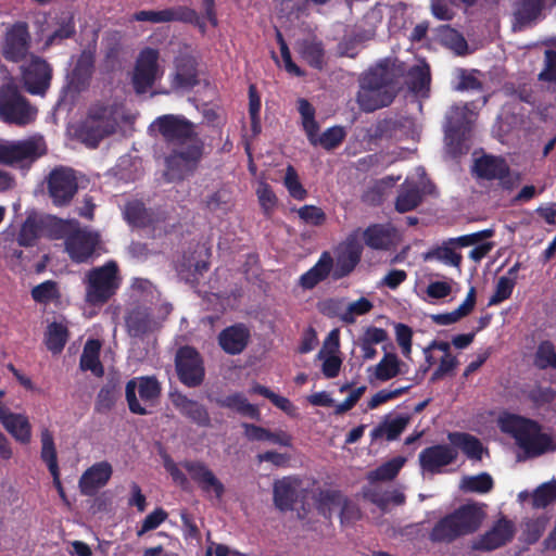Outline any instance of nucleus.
Listing matches in <instances>:
<instances>
[{
    "label": "nucleus",
    "instance_id": "nucleus-1",
    "mask_svg": "<svg viewBox=\"0 0 556 556\" xmlns=\"http://www.w3.org/2000/svg\"><path fill=\"white\" fill-rule=\"evenodd\" d=\"M170 146L166 157V177L168 180L181 179L191 173L203 156L204 143L198 134V127L180 115H163L151 125Z\"/></svg>",
    "mask_w": 556,
    "mask_h": 556
},
{
    "label": "nucleus",
    "instance_id": "nucleus-2",
    "mask_svg": "<svg viewBox=\"0 0 556 556\" xmlns=\"http://www.w3.org/2000/svg\"><path fill=\"white\" fill-rule=\"evenodd\" d=\"M497 426L503 433L515 440L517 446L528 457H536L556 448L552 435L543 432L540 425L532 419L503 413L497 418Z\"/></svg>",
    "mask_w": 556,
    "mask_h": 556
},
{
    "label": "nucleus",
    "instance_id": "nucleus-3",
    "mask_svg": "<svg viewBox=\"0 0 556 556\" xmlns=\"http://www.w3.org/2000/svg\"><path fill=\"white\" fill-rule=\"evenodd\" d=\"M124 118L125 112L121 105L97 102L88 110L77 130V137L87 147L96 148L103 139L117 131Z\"/></svg>",
    "mask_w": 556,
    "mask_h": 556
},
{
    "label": "nucleus",
    "instance_id": "nucleus-4",
    "mask_svg": "<svg viewBox=\"0 0 556 556\" xmlns=\"http://www.w3.org/2000/svg\"><path fill=\"white\" fill-rule=\"evenodd\" d=\"M486 518L485 505L468 503L440 519L430 538L435 542H451L459 536L476 532Z\"/></svg>",
    "mask_w": 556,
    "mask_h": 556
},
{
    "label": "nucleus",
    "instance_id": "nucleus-5",
    "mask_svg": "<svg viewBox=\"0 0 556 556\" xmlns=\"http://www.w3.org/2000/svg\"><path fill=\"white\" fill-rule=\"evenodd\" d=\"M395 92L393 74L380 64L362 77L356 100L363 111L372 112L389 105Z\"/></svg>",
    "mask_w": 556,
    "mask_h": 556
},
{
    "label": "nucleus",
    "instance_id": "nucleus-6",
    "mask_svg": "<svg viewBox=\"0 0 556 556\" xmlns=\"http://www.w3.org/2000/svg\"><path fill=\"white\" fill-rule=\"evenodd\" d=\"M59 228L65 240V250L74 262H87L101 250V237L98 231L79 228L76 220H59Z\"/></svg>",
    "mask_w": 556,
    "mask_h": 556
},
{
    "label": "nucleus",
    "instance_id": "nucleus-7",
    "mask_svg": "<svg viewBox=\"0 0 556 556\" xmlns=\"http://www.w3.org/2000/svg\"><path fill=\"white\" fill-rule=\"evenodd\" d=\"M86 302L102 305L113 296L121 285L117 264L113 261L94 267L86 274Z\"/></svg>",
    "mask_w": 556,
    "mask_h": 556
},
{
    "label": "nucleus",
    "instance_id": "nucleus-8",
    "mask_svg": "<svg viewBox=\"0 0 556 556\" xmlns=\"http://www.w3.org/2000/svg\"><path fill=\"white\" fill-rule=\"evenodd\" d=\"M46 151V143L40 136L17 141H0V163L25 168L42 156Z\"/></svg>",
    "mask_w": 556,
    "mask_h": 556
},
{
    "label": "nucleus",
    "instance_id": "nucleus-9",
    "mask_svg": "<svg viewBox=\"0 0 556 556\" xmlns=\"http://www.w3.org/2000/svg\"><path fill=\"white\" fill-rule=\"evenodd\" d=\"M36 116L37 109L20 94L14 84L7 83L0 88V118L3 122L25 126L33 123Z\"/></svg>",
    "mask_w": 556,
    "mask_h": 556
},
{
    "label": "nucleus",
    "instance_id": "nucleus-10",
    "mask_svg": "<svg viewBox=\"0 0 556 556\" xmlns=\"http://www.w3.org/2000/svg\"><path fill=\"white\" fill-rule=\"evenodd\" d=\"M161 394V384L154 377H137L126 384V400L134 414L147 415Z\"/></svg>",
    "mask_w": 556,
    "mask_h": 556
},
{
    "label": "nucleus",
    "instance_id": "nucleus-11",
    "mask_svg": "<svg viewBox=\"0 0 556 556\" xmlns=\"http://www.w3.org/2000/svg\"><path fill=\"white\" fill-rule=\"evenodd\" d=\"M163 74L164 70L159 62L157 50L151 48L143 49L136 60L131 75V83L136 92H147Z\"/></svg>",
    "mask_w": 556,
    "mask_h": 556
},
{
    "label": "nucleus",
    "instance_id": "nucleus-12",
    "mask_svg": "<svg viewBox=\"0 0 556 556\" xmlns=\"http://www.w3.org/2000/svg\"><path fill=\"white\" fill-rule=\"evenodd\" d=\"M31 45L28 26L24 22H17L7 29L1 53L8 61L20 62L27 58Z\"/></svg>",
    "mask_w": 556,
    "mask_h": 556
},
{
    "label": "nucleus",
    "instance_id": "nucleus-13",
    "mask_svg": "<svg viewBox=\"0 0 556 556\" xmlns=\"http://www.w3.org/2000/svg\"><path fill=\"white\" fill-rule=\"evenodd\" d=\"M363 245L356 233L349 236L340 243L334 253L332 277L340 279L351 274L361 261Z\"/></svg>",
    "mask_w": 556,
    "mask_h": 556
},
{
    "label": "nucleus",
    "instance_id": "nucleus-14",
    "mask_svg": "<svg viewBox=\"0 0 556 556\" xmlns=\"http://www.w3.org/2000/svg\"><path fill=\"white\" fill-rule=\"evenodd\" d=\"M176 369L180 381L187 387H197L204 379V366L199 353L189 346L181 348L176 355Z\"/></svg>",
    "mask_w": 556,
    "mask_h": 556
},
{
    "label": "nucleus",
    "instance_id": "nucleus-15",
    "mask_svg": "<svg viewBox=\"0 0 556 556\" xmlns=\"http://www.w3.org/2000/svg\"><path fill=\"white\" fill-rule=\"evenodd\" d=\"M48 191L55 205L67 204L77 191L74 172L65 167L52 170L48 178Z\"/></svg>",
    "mask_w": 556,
    "mask_h": 556
},
{
    "label": "nucleus",
    "instance_id": "nucleus-16",
    "mask_svg": "<svg viewBox=\"0 0 556 556\" xmlns=\"http://www.w3.org/2000/svg\"><path fill=\"white\" fill-rule=\"evenodd\" d=\"M514 534V523L507 518L501 517L488 531L472 541L471 547L476 551H493L509 542Z\"/></svg>",
    "mask_w": 556,
    "mask_h": 556
},
{
    "label": "nucleus",
    "instance_id": "nucleus-17",
    "mask_svg": "<svg viewBox=\"0 0 556 556\" xmlns=\"http://www.w3.org/2000/svg\"><path fill=\"white\" fill-rule=\"evenodd\" d=\"M52 70L38 56H31L30 63L23 70L26 90L31 94H43L50 85Z\"/></svg>",
    "mask_w": 556,
    "mask_h": 556
},
{
    "label": "nucleus",
    "instance_id": "nucleus-18",
    "mask_svg": "<svg viewBox=\"0 0 556 556\" xmlns=\"http://www.w3.org/2000/svg\"><path fill=\"white\" fill-rule=\"evenodd\" d=\"M339 330L333 329L329 332L323 348L316 355V358L321 362V371L326 378H336L340 372L342 359L339 356Z\"/></svg>",
    "mask_w": 556,
    "mask_h": 556
},
{
    "label": "nucleus",
    "instance_id": "nucleus-19",
    "mask_svg": "<svg viewBox=\"0 0 556 556\" xmlns=\"http://www.w3.org/2000/svg\"><path fill=\"white\" fill-rule=\"evenodd\" d=\"M416 173L419 180L414 182L410 178H407L396 198L395 207L401 213L417 207L421 202L422 194L429 191L425 179V170L417 168Z\"/></svg>",
    "mask_w": 556,
    "mask_h": 556
},
{
    "label": "nucleus",
    "instance_id": "nucleus-20",
    "mask_svg": "<svg viewBox=\"0 0 556 556\" xmlns=\"http://www.w3.org/2000/svg\"><path fill=\"white\" fill-rule=\"evenodd\" d=\"M457 458V450L448 445H433L425 448L419 454V463L422 471L439 473L444 466L454 463Z\"/></svg>",
    "mask_w": 556,
    "mask_h": 556
},
{
    "label": "nucleus",
    "instance_id": "nucleus-21",
    "mask_svg": "<svg viewBox=\"0 0 556 556\" xmlns=\"http://www.w3.org/2000/svg\"><path fill=\"white\" fill-rule=\"evenodd\" d=\"M113 473L112 465L109 462H99L89 467L81 475L78 486L81 494L92 496L97 491L110 481Z\"/></svg>",
    "mask_w": 556,
    "mask_h": 556
},
{
    "label": "nucleus",
    "instance_id": "nucleus-22",
    "mask_svg": "<svg viewBox=\"0 0 556 556\" xmlns=\"http://www.w3.org/2000/svg\"><path fill=\"white\" fill-rule=\"evenodd\" d=\"M184 467L204 492L213 493L217 498L223 496L225 491L224 484L204 464L186 462Z\"/></svg>",
    "mask_w": 556,
    "mask_h": 556
},
{
    "label": "nucleus",
    "instance_id": "nucleus-23",
    "mask_svg": "<svg viewBox=\"0 0 556 556\" xmlns=\"http://www.w3.org/2000/svg\"><path fill=\"white\" fill-rule=\"evenodd\" d=\"M59 220L55 217L41 218L35 214L27 216L17 235V242L23 247H30L42 236L45 227L54 225L59 227Z\"/></svg>",
    "mask_w": 556,
    "mask_h": 556
},
{
    "label": "nucleus",
    "instance_id": "nucleus-24",
    "mask_svg": "<svg viewBox=\"0 0 556 556\" xmlns=\"http://www.w3.org/2000/svg\"><path fill=\"white\" fill-rule=\"evenodd\" d=\"M0 421L17 442L23 444L30 442L31 426L27 416L0 408Z\"/></svg>",
    "mask_w": 556,
    "mask_h": 556
},
{
    "label": "nucleus",
    "instance_id": "nucleus-25",
    "mask_svg": "<svg viewBox=\"0 0 556 556\" xmlns=\"http://www.w3.org/2000/svg\"><path fill=\"white\" fill-rule=\"evenodd\" d=\"M300 480L294 477H285L274 483V503L281 510H291L298 498Z\"/></svg>",
    "mask_w": 556,
    "mask_h": 556
},
{
    "label": "nucleus",
    "instance_id": "nucleus-26",
    "mask_svg": "<svg viewBox=\"0 0 556 556\" xmlns=\"http://www.w3.org/2000/svg\"><path fill=\"white\" fill-rule=\"evenodd\" d=\"M93 55L89 51H84L79 55L68 80V87L72 90L80 92L89 86L93 71Z\"/></svg>",
    "mask_w": 556,
    "mask_h": 556
},
{
    "label": "nucleus",
    "instance_id": "nucleus-27",
    "mask_svg": "<svg viewBox=\"0 0 556 556\" xmlns=\"http://www.w3.org/2000/svg\"><path fill=\"white\" fill-rule=\"evenodd\" d=\"M548 3H556V0H518L515 11V28H522L540 18L543 9Z\"/></svg>",
    "mask_w": 556,
    "mask_h": 556
},
{
    "label": "nucleus",
    "instance_id": "nucleus-28",
    "mask_svg": "<svg viewBox=\"0 0 556 556\" xmlns=\"http://www.w3.org/2000/svg\"><path fill=\"white\" fill-rule=\"evenodd\" d=\"M404 363L394 353H386L380 362L367 369L369 379L381 382L391 380L392 378L403 374Z\"/></svg>",
    "mask_w": 556,
    "mask_h": 556
},
{
    "label": "nucleus",
    "instance_id": "nucleus-29",
    "mask_svg": "<svg viewBox=\"0 0 556 556\" xmlns=\"http://www.w3.org/2000/svg\"><path fill=\"white\" fill-rule=\"evenodd\" d=\"M250 333L248 328L236 325L223 330L218 337L222 349L228 354H239L247 346Z\"/></svg>",
    "mask_w": 556,
    "mask_h": 556
},
{
    "label": "nucleus",
    "instance_id": "nucleus-30",
    "mask_svg": "<svg viewBox=\"0 0 556 556\" xmlns=\"http://www.w3.org/2000/svg\"><path fill=\"white\" fill-rule=\"evenodd\" d=\"M332 256L329 252H324L318 262L300 277L299 285L305 290L313 289L332 273Z\"/></svg>",
    "mask_w": 556,
    "mask_h": 556
},
{
    "label": "nucleus",
    "instance_id": "nucleus-31",
    "mask_svg": "<svg viewBox=\"0 0 556 556\" xmlns=\"http://www.w3.org/2000/svg\"><path fill=\"white\" fill-rule=\"evenodd\" d=\"M473 172L488 180L502 179L508 174V165L501 157L484 155L476 160Z\"/></svg>",
    "mask_w": 556,
    "mask_h": 556
},
{
    "label": "nucleus",
    "instance_id": "nucleus-32",
    "mask_svg": "<svg viewBox=\"0 0 556 556\" xmlns=\"http://www.w3.org/2000/svg\"><path fill=\"white\" fill-rule=\"evenodd\" d=\"M367 247L375 250H388L395 244L396 233L391 227L372 225L363 233Z\"/></svg>",
    "mask_w": 556,
    "mask_h": 556
},
{
    "label": "nucleus",
    "instance_id": "nucleus-33",
    "mask_svg": "<svg viewBox=\"0 0 556 556\" xmlns=\"http://www.w3.org/2000/svg\"><path fill=\"white\" fill-rule=\"evenodd\" d=\"M476 113L468 104L455 106L447 116L446 138L452 139L475 121Z\"/></svg>",
    "mask_w": 556,
    "mask_h": 556
},
{
    "label": "nucleus",
    "instance_id": "nucleus-34",
    "mask_svg": "<svg viewBox=\"0 0 556 556\" xmlns=\"http://www.w3.org/2000/svg\"><path fill=\"white\" fill-rule=\"evenodd\" d=\"M41 442V459L47 464L50 473L53 477V481L60 486V471L58 465L56 450L52 432L43 428L40 432Z\"/></svg>",
    "mask_w": 556,
    "mask_h": 556
},
{
    "label": "nucleus",
    "instance_id": "nucleus-35",
    "mask_svg": "<svg viewBox=\"0 0 556 556\" xmlns=\"http://www.w3.org/2000/svg\"><path fill=\"white\" fill-rule=\"evenodd\" d=\"M173 89H189L197 84L193 62L189 59L177 60L175 72L170 75Z\"/></svg>",
    "mask_w": 556,
    "mask_h": 556
},
{
    "label": "nucleus",
    "instance_id": "nucleus-36",
    "mask_svg": "<svg viewBox=\"0 0 556 556\" xmlns=\"http://www.w3.org/2000/svg\"><path fill=\"white\" fill-rule=\"evenodd\" d=\"M452 447L459 448L468 458L479 460L483 454L481 442L473 435L468 433L454 432L448 434Z\"/></svg>",
    "mask_w": 556,
    "mask_h": 556
},
{
    "label": "nucleus",
    "instance_id": "nucleus-37",
    "mask_svg": "<svg viewBox=\"0 0 556 556\" xmlns=\"http://www.w3.org/2000/svg\"><path fill=\"white\" fill-rule=\"evenodd\" d=\"M476 305V288L471 287L463 303L454 311L434 316V320L440 325H451L468 316Z\"/></svg>",
    "mask_w": 556,
    "mask_h": 556
},
{
    "label": "nucleus",
    "instance_id": "nucleus-38",
    "mask_svg": "<svg viewBox=\"0 0 556 556\" xmlns=\"http://www.w3.org/2000/svg\"><path fill=\"white\" fill-rule=\"evenodd\" d=\"M68 339L67 325L63 321H53L48 325L45 342L49 351L60 353Z\"/></svg>",
    "mask_w": 556,
    "mask_h": 556
},
{
    "label": "nucleus",
    "instance_id": "nucleus-39",
    "mask_svg": "<svg viewBox=\"0 0 556 556\" xmlns=\"http://www.w3.org/2000/svg\"><path fill=\"white\" fill-rule=\"evenodd\" d=\"M409 420L410 418L408 416H397L391 420H387L371 431V439L378 440L386 438L389 441L394 440L407 427Z\"/></svg>",
    "mask_w": 556,
    "mask_h": 556
},
{
    "label": "nucleus",
    "instance_id": "nucleus-40",
    "mask_svg": "<svg viewBox=\"0 0 556 556\" xmlns=\"http://www.w3.org/2000/svg\"><path fill=\"white\" fill-rule=\"evenodd\" d=\"M126 324L129 334L138 338L143 337L157 327V324L143 311L131 312L126 319Z\"/></svg>",
    "mask_w": 556,
    "mask_h": 556
},
{
    "label": "nucleus",
    "instance_id": "nucleus-41",
    "mask_svg": "<svg viewBox=\"0 0 556 556\" xmlns=\"http://www.w3.org/2000/svg\"><path fill=\"white\" fill-rule=\"evenodd\" d=\"M100 349L101 344L98 340H88L80 356V368L90 370L98 377L103 375V367L99 361Z\"/></svg>",
    "mask_w": 556,
    "mask_h": 556
},
{
    "label": "nucleus",
    "instance_id": "nucleus-42",
    "mask_svg": "<svg viewBox=\"0 0 556 556\" xmlns=\"http://www.w3.org/2000/svg\"><path fill=\"white\" fill-rule=\"evenodd\" d=\"M219 405L236 410L237 413L257 419L260 417L258 408L249 403L248 399L241 393H233L219 400Z\"/></svg>",
    "mask_w": 556,
    "mask_h": 556
},
{
    "label": "nucleus",
    "instance_id": "nucleus-43",
    "mask_svg": "<svg viewBox=\"0 0 556 556\" xmlns=\"http://www.w3.org/2000/svg\"><path fill=\"white\" fill-rule=\"evenodd\" d=\"M318 130H313L312 135L307 138L314 146H321L323 148L330 150L338 147L345 137V130L341 126H333L324 131L318 136Z\"/></svg>",
    "mask_w": 556,
    "mask_h": 556
},
{
    "label": "nucleus",
    "instance_id": "nucleus-44",
    "mask_svg": "<svg viewBox=\"0 0 556 556\" xmlns=\"http://www.w3.org/2000/svg\"><path fill=\"white\" fill-rule=\"evenodd\" d=\"M493 479L486 472L476 476H464L459 482V489L466 493H489L493 488Z\"/></svg>",
    "mask_w": 556,
    "mask_h": 556
},
{
    "label": "nucleus",
    "instance_id": "nucleus-45",
    "mask_svg": "<svg viewBox=\"0 0 556 556\" xmlns=\"http://www.w3.org/2000/svg\"><path fill=\"white\" fill-rule=\"evenodd\" d=\"M296 50L311 66L321 68L324 50L319 42L305 39L298 42Z\"/></svg>",
    "mask_w": 556,
    "mask_h": 556
},
{
    "label": "nucleus",
    "instance_id": "nucleus-46",
    "mask_svg": "<svg viewBox=\"0 0 556 556\" xmlns=\"http://www.w3.org/2000/svg\"><path fill=\"white\" fill-rule=\"evenodd\" d=\"M453 244L454 242H451V240L448 242H444L442 245L431 250L427 254L426 258L435 260L445 265L459 268L463 257L458 252L455 251Z\"/></svg>",
    "mask_w": 556,
    "mask_h": 556
},
{
    "label": "nucleus",
    "instance_id": "nucleus-47",
    "mask_svg": "<svg viewBox=\"0 0 556 556\" xmlns=\"http://www.w3.org/2000/svg\"><path fill=\"white\" fill-rule=\"evenodd\" d=\"M516 273L517 266H514L508 270L507 276H502L498 278L494 293L489 300V305H497L510 296L516 285L513 275Z\"/></svg>",
    "mask_w": 556,
    "mask_h": 556
},
{
    "label": "nucleus",
    "instance_id": "nucleus-48",
    "mask_svg": "<svg viewBox=\"0 0 556 556\" xmlns=\"http://www.w3.org/2000/svg\"><path fill=\"white\" fill-rule=\"evenodd\" d=\"M556 502V480L553 479L539 485L531 495L533 508H545Z\"/></svg>",
    "mask_w": 556,
    "mask_h": 556
},
{
    "label": "nucleus",
    "instance_id": "nucleus-49",
    "mask_svg": "<svg viewBox=\"0 0 556 556\" xmlns=\"http://www.w3.org/2000/svg\"><path fill=\"white\" fill-rule=\"evenodd\" d=\"M405 464L404 457H395L368 473L370 482L392 480Z\"/></svg>",
    "mask_w": 556,
    "mask_h": 556
},
{
    "label": "nucleus",
    "instance_id": "nucleus-50",
    "mask_svg": "<svg viewBox=\"0 0 556 556\" xmlns=\"http://www.w3.org/2000/svg\"><path fill=\"white\" fill-rule=\"evenodd\" d=\"M344 504V496L336 491H324L319 493L318 508L326 516L330 517L332 513L338 511Z\"/></svg>",
    "mask_w": 556,
    "mask_h": 556
},
{
    "label": "nucleus",
    "instance_id": "nucleus-51",
    "mask_svg": "<svg viewBox=\"0 0 556 556\" xmlns=\"http://www.w3.org/2000/svg\"><path fill=\"white\" fill-rule=\"evenodd\" d=\"M430 83L429 66L420 61L408 72V84L414 91H421Z\"/></svg>",
    "mask_w": 556,
    "mask_h": 556
},
{
    "label": "nucleus",
    "instance_id": "nucleus-52",
    "mask_svg": "<svg viewBox=\"0 0 556 556\" xmlns=\"http://www.w3.org/2000/svg\"><path fill=\"white\" fill-rule=\"evenodd\" d=\"M372 308V303L366 298L350 303L346 308L340 313V319L345 324H353L358 316L365 315Z\"/></svg>",
    "mask_w": 556,
    "mask_h": 556
},
{
    "label": "nucleus",
    "instance_id": "nucleus-53",
    "mask_svg": "<svg viewBox=\"0 0 556 556\" xmlns=\"http://www.w3.org/2000/svg\"><path fill=\"white\" fill-rule=\"evenodd\" d=\"M283 185L287 188L289 194L299 201H302L306 198L307 191L302 186L299 175L293 166L289 165L286 169V175L283 178Z\"/></svg>",
    "mask_w": 556,
    "mask_h": 556
},
{
    "label": "nucleus",
    "instance_id": "nucleus-54",
    "mask_svg": "<svg viewBox=\"0 0 556 556\" xmlns=\"http://www.w3.org/2000/svg\"><path fill=\"white\" fill-rule=\"evenodd\" d=\"M365 496L369 498L372 503L378 505L381 509H386L387 506L391 503L395 505H401L405 502L404 494L399 490H393L382 495L372 491H368L365 493Z\"/></svg>",
    "mask_w": 556,
    "mask_h": 556
},
{
    "label": "nucleus",
    "instance_id": "nucleus-55",
    "mask_svg": "<svg viewBox=\"0 0 556 556\" xmlns=\"http://www.w3.org/2000/svg\"><path fill=\"white\" fill-rule=\"evenodd\" d=\"M31 296L36 302L49 303L59 298V290L56 283L48 280L31 290Z\"/></svg>",
    "mask_w": 556,
    "mask_h": 556
},
{
    "label": "nucleus",
    "instance_id": "nucleus-56",
    "mask_svg": "<svg viewBox=\"0 0 556 556\" xmlns=\"http://www.w3.org/2000/svg\"><path fill=\"white\" fill-rule=\"evenodd\" d=\"M299 112L302 117V125L306 135H312L313 130H318V125L315 121V110L311 103L305 99L298 101Z\"/></svg>",
    "mask_w": 556,
    "mask_h": 556
},
{
    "label": "nucleus",
    "instance_id": "nucleus-57",
    "mask_svg": "<svg viewBox=\"0 0 556 556\" xmlns=\"http://www.w3.org/2000/svg\"><path fill=\"white\" fill-rule=\"evenodd\" d=\"M535 364L540 368L553 367L556 369V353L551 342L540 344L535 355Z\"/></svg>",
    "mask_w": 556,
    "mask_h": 556
},
{
    "label": "nucleus",
    "instance_id": "nucleus-58",
    "mask_svg": "<svg viewBox=\"0 0 556 556\" xmlns=\"http://www.w3.org/2000/svg\"><path fill=\"white\" fill-rule=\"evenodd\" d=\"M134 17L136 21L162 23L177 20V14L174 10L167 9L162 11H140Z\"/></svg>",
    "mask_w": 556,
    "mask_h": 556
},
{
    "label": "nucleus",
    "instance_id": "nucleus-59",
    "mask_svg": "<svg viewBox=\"0 0 556 556\" xmlns=\"http://www.w3.org/2000/svg\"><path fill=\"white\" fill-rule=\"evenodd\" d=\"M299 217L307 225L320 226L326 222L325 212L314 205H304L298 210Z\"/></svg>",
    "mask_w": 556,
    "mask_h": 556
},
{
    "label": "nucleus",
    "instance_id": "nucleus-60",
    "mask_svg": "<svg viewBox=\"0 0 556 556\" xmlns=\"http://www.w3.org/2000/svg\"><path fill=\"white\" fill-rule=\"evenodd\" d=\"M182 415L202 427H207L211 424L206 408L193 400Z\"/></svg>",
    "mask_w": 556,
    "mask_h": 556
},
{
    "label": "nucleus",
    "instance_id": "nucleus-61",
    "mask_svg": "<svg viewBox=\"0 0 556 556\" xmlns=\"http://www.w3.org/2000/svg\"><path fill=\"white\" fill-rule=\"evenodd\" d=\"M256 194L262 208L268 213L274 210L277 204V198L271 188L264 181H261L256 189Z\"/></svg>",
    "mask_w": 556,
    "mask_h": 556
},
{
    "label": "nucleus",
    "instance_id": "nucleus-62",
    "mask_svg": "<svg viewBox=\"0 0 556 556\" xmlns=\"http://www.w3.org/2000/svg\"><path fill=\"white\" fill-rule=\"evenodd\" d=\"M408 388L409 387H403V388H397V389H393V390H390V389L380 390L371 396L370 401L368 402V407L370 409H375L379 405H381L390 400L399 397L400 395L405 393L408 390Z\"/></svg>",
    "mask_w": 556,
    "mask_h": 556
},
{
    "label": "nucleus",
    "instance_id": "nucleus-63",
    "mask_svg": "<svg viewBox=\"0 0 556 556\" xmlns=\"http://www.w3.org/2000/svg\"><path fill=\"white\" fill-rule=\"evenodd\" d=\"M454 75L457 79V83L454 87L456 90L463 91L480 88V83L476 78L473 73L467 72L466 70L463 68H456L454 71Z\"/></svg>",
    "mask_w": 556,
    "mask_h": 556
},
{
    "label": "nucleus",
    "instance_id": "nucleus-64",
    "mask_svg": "<svg viewBox=\"0 0 556 556\" xmlns=\"http://www.w3.org/2000/svg\"><path fill=\"white\" fill-rule=\"evenodd\" d=\"M539 79L542 81L556 84V51L546 50L544 59V68L539 74Z\"/></svg>",
    "mask_w": 556,
    "mask_h": 556
}]
</instances>
